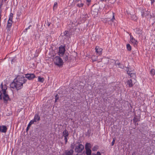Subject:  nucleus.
I'll return each mask as SVG.
<instances>
[{
    "instance_id": "nucleus-36",
    "label": "nucleus",
    "mask_w": 155,
    "mask_h": 155,
    "mask_svg": "<svg viewBox=\"0 0 155 155\" xmlns=\"http://www.w3.org/2000/svg\"><path fill=\"white\" fill-rule=\"evenodd\" d=\"M50 25H51L50 22H49L48 21H47V23H46V25L49 27Z\"/></svg>"
},
{
    "instance_id": "nucleus-13",
    "label": "nucleus",
    "mask_w": 155,
    "mask_h": 155,
    "mask_svg": "<svg viewBox=\"0 0 155 155\" xmlns=\"http://www.w3.org/2000/svg\"><path fill=\"white\" fill-rule=\"evenodd\" d=\"M127 70H126L127 71V73L128 74L130 75V77L131 78H133L132 79H135L134 78L136 77V74H135L130 73V71H129V69L128 68H127Z\"/></svg>"
},
{
    "instance_id": "nucleus-25",
    "label": "nucleus",
    "mask_w": 155,
    "mask_h": 155,
    "mask_svg": "<svg viewBox=\"0 0 155 155\" xmlns=\"http://www.w3.org/2000/svg\"><path fill=\"white\" fill-rule=\"evenodd\" d=\"M91 145L90 143H87L86 144L85 146V149L86 150V147L87 148V149H90L91 148Z\"/></svg>"
},
{
    "instance_id": "nucleus-28",
    "label": "nucleus",
    "mask_w": 155,
    "mask_h": 155,
    "mask_svg": "<svg viewBox=\"0 0 155 155\" xmlns=\"http://www.w3.org/2000/svg\"><path fill=\"white\" fill-rule=\"evenodd\" d=\"M92 59L93 61H96L97 60V57L95 56H93L92 57Z\"/></svg>"
},
{
    "instance_id": "nucleus-30",
    "label": "nucleus",
    "mask_w": 155,
    "mask_h": 155,
    "mask_svg": "<svg viewBox=\"0 0 155 155\" xmlns=\"http://www.w3.org/2000/svg\"><path fill=\"white\" fill-rule=\"evenodd\" d=\"M113 14V17L111 19V21L113 22L114 21V20H115V18H114V12H112Z\"/></svg>"
},
{
    "instance_id": "nucleus-11",
    "label": "nucleus",
    "mask_w": 155,
    "mask_h": 155,
    "mask_svg": "<svg viewBox=\"0 0 155 155\" xmlns=\"http://www.w3.org/2000/svg\"><path fill=\"white\" fill-rule=\"evenodd\" d=\"M141 15L142 17H146L149 15L150 14V12L149 11H148L146 9H143L141 12Z\"/></svg>"
},
{
    "instance_id": "nucleus-26",
    "label": "nucleus",
    "mask_w": 155,
    "mask_h": 155,
    "mask_svg": "<svg viewBox=\"0 0 155 155\" xmlns=\"http://www.w3.org/2000/svg\"><path fill=\"white\" fill-rule=\"evenodd\" d=\"M127 48L129 51H130L131 49V47L129 44L127 45Z\"/></svg>"
},
{
    "instance_id": "nucleus-15",
    "label": "nucleus",
    "mask_w": 155,
    "mask_h": 155,
    "mask_svg": "<svg viewBox=\"0 0 155 155\" xmlns=\"http://www.w3.org/2000/svg\"><path fill=\"white\" fill-rule=\"evenodd\" d=\"M7 128L5 126H0V131L2 133H5L7 131Z\"/></svg>"
},
{
    "instance_id": "nucleus-8",
    "label": "nucleus",
    "mask_w": 155,
    "mask_h": 155,
    "mask_svg": "<svg viewBox=\"0 0 155 155\" xmlns=\"http://www.w3.org/2000/svg\"><path fill=\"white\" fill-rule=\"evenodd\" d=\"M65 51V46L61 45L59 48L58 54L60 56L62 57Z\"/></svg>"
},
{
    "instance_id": "nucleus-17",
    "label": "nucleus",
    "mask_w": 155,
    "mask_h": 155,
    "mask_svg": "<svg viewBox=\"0 0 155 155\" xmlns=\"http://www.w3.org/2000/svg\"><path fill=\"white\" fill-rule=\"evenodd\" d=\"M130 41L134 45H137L138 43L137 41L131 35H130Z\"/></svg>"
},
{
    "instance_id": "nucleus-1",
    "label": "nucleus",
    "mask_w": 155,
    "mask_h": 155,
    "mask_svg": "<svg viewBox=\"0 0 155 155\" xmlns=\"http://www.w3.org/2000/svg\"><path fill=\"white\" fill-rule=\"evenodd\" d=\"M25 78L21 76H18L10 84V87L13 89L16 88L18 91L22 88L23 84L27 81Z\"/></svg>"
},
{
    "instance_id": "nucleus-9",
    "label": "nucleus",
    "mask_w": 155,
    "mask_h": 155,
    "mask_svg": "<svg viewBox=\"0 0 155 155\" xmlns=\"http://www.w3.org/2000/svg\"><path fill=\"white\" fill-rule=\"evenodd\" d=\"M135 79H131L128 80L127 81V85H128L129 87H132L135 82Z\"/></svg>"
},
{
    "instance_id": "nucleus-49",
    "label": "nucleus",
    "mask_w": 155,
    "mask_h": 155,
    "mask_svg": "<svg viewBox=\"0 0 155 155\" xmlns=\"http://www.w3.org/2000/svg\"><path fill=\"white\" fill-rule=\"evenodd\" d=\"M133 155V154H132V155Z\"/></svg>"
},
{
    "instance_id": "nucleus-10",
    "label": "nucleus",
    "mask_w": 155,
    "mask_h": 155,
    "mask_svg": "<svg viewBox=\"0 0 155 155\" xmlns=\"http://www.w3.org/2000/svg\"><path fill=\"white\" fill-rule=\"evenodd\" d=\"M74 151L72 149L65 150L62 155H73Z\"/></svg>"
},
{
    "instance_id": "nucleus-12",
    "label": "nucleus",
    "mask_w": 155,
    "mask_h": 155,
    "mask_svg": "<svg viewBox=\"0 0 155 155\" xmlns=\"http://www.w3.org/2000/svg\"><path fill=\"white\" fill-rule=\"evenodd\" d=\"M25 77L29 80H32L36 77L35 75L33 74L28 73L25 75Z\"/></svg>"
},
{
    "instance_id": "nucleus-16",
    "label": "nucleus",
    "mask_w": 155,
    "mask_h": 155,
    "mask_svg": "<svg viewBox=\"0 0 155 155\" xmlns=\"http://www.w3.org/2000/svg\"><path fill=\"white\" fill-rule=\"evenodd\" d=\"M40 120V117L39 116V115L38 114H36L34 117V119L32 120L33 121H34V123L35 122H37L39 121Z\"/></svg>"
},
{
    "instance_id": "nucleus-46",
    "label": "nucleus",
    "mask_w": 155,
    "mask_h": 155,
    "mask_svg": "<svg viewBox=\"0 0 155 155\" xmlns=\"http://www.w3.org/2000/svg\"><path fill=\"white\" fill-rule=\"evenodd\" d=\"M90 3H88V2H87V5L89 6V5Z\"/></svg>"
},
{
    "instance_id": "nucleus-3",
    "label": "nucleus",
    "mask_w": 155,
    "mask_h": 155,
    "mask_svg": "<svg viewBox=\"0 0 155 155\" xmlns=\"http://www.w3.org/2000/svg\"><path fill=\"white\" fill-rule=\"evenodd\" d=\"M13 17V14L10 13L9 16V19L8 21L6 29L8 31H9L11 30V27L13 23L12 19Z\"/></svg>"
},
{
    "instance_id": "nucleus-45",
    "label": "nucleus",
    "mask_w": 155,
    "mask_h": 155,
    "mask_svg": "<svg viewBox=\"0 0 155 155\" xmlns=\"http://www.w3.org/2000/svg\"><path fill=\"white\" fill-rule=\"evenodd\" d=\"M87 2H88V3H90V2L91 1V0H87Z\"/></svg>"
},
{
    "instance_id": "nucleus-47",
    "label": "nucleus",
    "mask_w": 155,
    "mask_h": 155,
    "mask_svg": "<svg viewBox=\"0 0 155 155\" xmlns=\"http://www.w3.org/2000/svg\"><path fill=\"white\" fill-rule=\"evenodd\" d=\"M2 0L3 1V0ZM6 0H4V1H5V2Z\"/></svg>"
},
{
    "instance_id": "nucleus-24",
    "label": "nucleus",
    "mask_w": 155,
    "mask_h": 155,
    "mask_svg": "<svg viewBox=\"0 0 155 155\" xmlns=\"http://www.w3.org/2000/svg\"><path fill=\"white\" fill-rule=\"evenodd\" d=\"M45 79L43 78H41L40 76L38 77V81L41 83H43Z\"/></svg>"
},
{
    "instance_id": "nucleus-39",
    "label": "nucleus",
    "mask_w": 155,
    "mask_h": 155,
    "mask_svg": "<svg viewBox=\"0 0 155 155\" xmlns=\"http://www.w3.org/2000/svg\"><path fill=\"white\" fill-rule=\"evenodd\" d=\"M81 1V0H75V2L77 4L78 3H79V2H80Z\"/></svg>"
},
{
    "instance_id": "nucleus-42",
    "label": "nucleus",
    "mask_w": 155,
    "mask_h": 155,
    "mask_svg": "<svg viewBox=\"0 0 155 155\" xmlns=\"http://www.w3.org/2000/svg\"><path fill=\"white\" fill-rule=\"evenodd\" d=\"M71 149H72L73 150V149L74 148V145H73L72 144H71Z\"/></svg>"
},
{
    "instance_id": "nucleus-7",
    "label": "nucleus",
    "mask_w": 155,
    "mask_h": 155,
    "mask_svg": "<svg viewBox=\"0 0 155 155\" xmlns=\"http://www.w3.org/2000/svg\"><path fill=\"white\" fill-rule=\"evenodd\" d=\"M62 136L61 137V138L63 137H64V140L65 141V144H66L68 140V138L69 136V134L68 131L65 129L62 132Z\"/></svg>"
},
{
    "instance_id": "nucleus-43",
    "label": "nucleus",
    "mask_w": 155,
    "mask_h": 155,
    "mask_svg": "<svg viewBox=\"0 0 155 155\" xmlns=\"http://www.w3.org/2000/svg\"><path fill=\"white\" fill-rule=\"evenodd\" d=\"M101 1L103 2H106L107 1H109L110 0H100Z\"/></svg>"
},
{
    "instance_id": "nucleus-14",
    "label": "nucleus",
    "mask_w": 155,
    "mask_h": 155,
    "mask_svg": "<svg viewBox=\"0 0 155 155\" xmlns=\"http://www.w3.org/2000/svg\"><path fill=\"white\" fill-rule=\"evenodd\" d=\"M96 52L98 53L99 55H101L102 54V52L103 49L102 48H100L98 46H96L95 48Z\"/></svg>"
},
{
    "instance_id": "nucleus-21",
    "label": "nucleus",
    "mask_w": 155,
    "mask_h": 155,
    "mask_svg": "<svg viewBox=\"0 0 155 155\" xmlns=\"http://www.w3.org/2000/svg\"><path fill=\"white\" fill-rule=\"evenodd\" d=\"M68 54L66 53L65 54H64L63 56V59L65 61H67L68 60Z\"/></svg>"
},
{
    "instance_id": "nucleus-4",
    "label": "nucleus",
    "mask_w": 155,
    "mask_h": 155,
    "mask_svg": "<svg viewBox=\"0 0 155 155\" xmlns=\"http://www.w3.org/2000/svg\"><path fill=\"white\" fill-rule=\"evenodd\" d=\"M54 63L59 66L63 65V62L62 59L59 56H56L54 58Z\"/></svg>"
},
{
    "instance_id": "nucleus-38",
    "label": "nucleus",
    "mask_w": 155,
    "mask_h": 155,
    "mask_svg": "<svg viewBox=\"0 0 155 155\" xmlns=\"http://www.w3.org/2000/svg\"><path fill=\"white\" fill-rule=\"evenodd\" d=\"M115 65L117 66V65H118V66L120 65V63H119L118 62H117V61H116L115 62Z\"/></svg>"
},
{
    "instance_id": "nucleus-34",
    "label": "nucleus",
    "mask_w": 155,
    "mask_h": 155,
    "mask_svg": "<svg viewBox=\"0 0 155 155\" xmlns=\"http://www.w3.org/2000/svg\"><path fill=\"white\" fill-rule=\"evenodd\" d=\"M55 102H57L58 100V95H56L55 97Z\"/></svg>"
},
{
    "instance_id": "nucleus-37",
    "label": "nucleus",
    "mask_w": 155,
    "mask_h": 155,
    "mask_svg": "<svg viewBox=\"0 0 155 155\" xmlns=\"http://www.w3.org/2000/svg\"><path fill=\"white\" fill-rule=\"evenodd\" d=\"M115 142V140L114 139L113 140V141H112V143H111V145L112 146H113L114 145Z\"/></svg>"
},
{
    "instance_id": "nucleus-20",
    "label": "nucleus",
    "mask_w": 155,
    "mask_h": 155,
    "mask_svg": "<svg viewBox=\"0 0 155 155\" xmlns=\"http://www.w3.org/2000/svg\"><path fill=\"white\" fill-rule=\"evenodd\" d=\"M139 121V118H137V116H135L134 119H133V121L134 124L135 125L136 124L137 122Z\"/></svg>"
},
{
    "instance_id": "nucleus-35",
    "label": "nucleus",
    "mask_w": 155,
    "mask_h": 155,
    "mask_svg": "<svg viewBox=\"0 0 155 155\" xmlns=\"http://www.w3.org/2000/svg\"><path fill=\"white\" fill-rule=\"evenodd\" d=\"M118 67L121 68H124V66L120 64V65L118 66Z\"/></svg>"
},
{
    "instance_id": "nucleus-32",
    "label": "nucleus",
    "mask_w": 155,
    "mask_h": 155,
    "mask_svg": "<svg viewBox=\"0 0 155 155\" xmlns=\"http://www.w3.org/2000/svg\"><path fill=\"white\" fill-rule=\"evenodd\" d=\"M64 35L68 37L69 36L68 31H65V32H64Z\"/></svg>"
},
{
    "instance_id": "nucleus-40",
    "label": "nucleus",
    "mask_w": 155,
    "mask_h": 155,
    "mask_svg": "<svg viewBox=\"0 0 155 155\" xmlns=\"http://www.w3.org/2000/svg\"><path fill=\"white\" fill-rule=\"evenodd\" d=\"M95 155H101V154L100 152L97 151V153L96 154H95Z\"/></svg>"
},
{
    "instance_id": "nucleus-23",
    "label": "nucleus",
    "mask_w": 155,
    "mask_h": 155,
    "mask_svg": "<svg viewBox=\"0 0 155 155\" xmlns=\"http://www.w3.org/2000/svg\"><path fill=\"white\" fill-rule=\"evenodd\" d=\"M34 123V121H33L31 120L30 121L27 127L26 131H28L29 130L31 126Z\"/></svg>"
},
{
    "instance_id": "nucleus-33",
    "label": "nucleus",
    "mask_w": 155,
    "mask_h": 155,
    "mask_svg": "<svg viewBox=\"0 0 155 155\" xmlns=\"http://www.w3.org/2000/svg\"><path fill=\"white\" fill-rule=\"evenodd\" d=\"M97 149V147L96 146H95L92 149L93 151H96Z\"/></svg>"
},
{
    "instance_id": "nucleus-41",
    "label": "nucleus",
    "mask_w": 155,
    "mask_h": 155,
    "mask_svg": "<svg viewBox=\"0 0 155 155\" xmlns=\"http://www.w3.org/2000/svg\"><path fill=\"white\" fill-rule=\"evenodd\" d=\"M31 26L30 25V26H29L27 28H26L25 29V30H26V31H27V30L28 29L30 28V27H31Z\"/></svg>"
},
{
    "instance_id": "nucleus-18",
    "label": "nucleus",
    "mask_w": 155,
    "mask_h": 155,
    "mask_svg": "<svg viewBox=\"0 0 155 155\" xmlns=\"http://www.w3.org/2000/svg\"><path fill=\"white\" fill-rule=\"evenodd\" d=\"M135 32L140 36L142 34V30L140 28H137L135 30Z\"/></svg>"
},
{
    "instance_id": "nucleus-27",
    "label": "nucleus",
    "mask_w": 155,
    "mask_h": 155,
    "mask_svg": "<svg viewBox=\"0 0 155 155\" xmlns=\"http://www.w3.org/2000/svg\"><path fill=\"white\" fill-rule=\"evenodd\" d=\"M150 73L151 75L153 76L155 74V70L153 69H152Z\"/></svg>"
},
{
    "instance_id": "nucleus-44",
    "label": "nucleus",
    "mask_w": 155,
    "mask_h": 155,
    "mask_svg": "<svg viewBox=\"0 0 155 155\" xmlns=\"http://www.w3.org/2000/svg\"><path fill=\"white\" fill-rule=\"evenodd\" d=\"M151 1V4H152L155 2L154 0H150Z\"/></svg>"
},
{
    "instance_id": "nucleus-5",
    "label": "nucleus",
    "mask_w": 155,
    "mask_h": 155,
    "mask_svg": "<svg viewBox=\"0 0 155 155\" xmlns=\"http://www.w3.org/2000/svg\"><path fill=\"white\" fill-rule=\"evenodd\" d=\"M99 8V7L98 6L94 5L91 8V13L94 16L97 15Z\"/></svg>"
},
{
    "instance_id": "nucleus-22",
    "label": "nucleus",
    "mask_w": 155,
    "mask_h": 155,
    "mask_svg": "<svg viewBox=\"0 0 155 155\" xmlns=\"http://www.w3.org/2000/svg\"><path fill=\"white\" fill-rule=\"evenodd\" d=\"M91 149H88L86 147V154L87 155H91Z\"/></svg>"
},
{
    "instance_id": "nucleus-48",
    "label": "nucleus",
    "mask_w": 155,
    "mask_h": 155,
    "mask_svg": "<svg viewBox=\"0 0 155 155\" xmlns=\"http://www.w3.org/2000/svg\"><path fill=\"white\" fill-rule=\"evenodd\" d=\"M11 61H12H12H13V59H12V60Z\"/></svg>"
},
{
    "instance_id": "nucleus-6",
    "label": "nucleus",
    "mask_w": 155,
    "mask_h": 155,
    "mask_svg": "<svg viewBox=\"0 0 155 155\" xmlns=\"http://www.w3.org/2000/svg\"><path fill=\"white\" fill-rule=\"evenodd\" d=\"M84 148V145L82 144H79L76 145L75 149V152L77 153H81Z\"/></svg>"
},
{
    "instance_id": "nucleus-2",
    "label": "nucleus",
    "mask_w": 155,
    "mask_h": 155,
    "mask_svg": "<svg viewBox=\"0 0 155 155\" xmlns=\"http://www.w3.org/2000/svg\"><path fill=\"white\" fill-rule=\"evenodd\" d=\"M0 86L3 94L2 98L4 100V102L5 103H7L8 100H11L10 99L8 95L6 93V90L7 88V86L5 84L3 85L2 83ZM2 93L1 91H0V100L2 99Z\"/></svg>"
},
{
    "instance_id": "nucleus-19",
    "label": "nucleus",
    "mask_w": 155,
    "mask_h": 155,
    "mask_svg": "<svg viewBox=\"0 0 155 155\" xmlns=\"http://www.w3.org/2000/svg\"><path fill=\"white\" fill-rule=\"evenodd\" d=\"M84 3H82L81 1L78 3L76 4V6L77 7L80 8H82L84 6Z\"/></svg>"
},
{
    "instance_id": "nucleus-31",
    "label": "nucleus",
    "mask_w": 155,
    "mask_h": 155,
    "mask_svg": "<svg viewBox=\"0 0 155 155\" xmlns=\"http://www.w3.org/2000/svg\"><path fill=\"white\" fill-rule=\"evenodd\" d=\"M131 18H132V19L134 20H136V17L135 16V15H133L131 16Z\"/></svg>"
},
{
    "instance_id": "nucleus-29",
    "label": "nucleus",
    "mask_w": 155,
    "mask_h": 155,
    "mask_svg": "<svg viewBox=\"0 0 155 155\" xmlns=\"http://www.w3.org/2000/svg\"><path fill=\"white\" fill-rule=\"evenodd\" d=\"M58 6V3L57 2H55L53 6V9L54 10L56 9Z\"/></svg>"
}]
</instances>
